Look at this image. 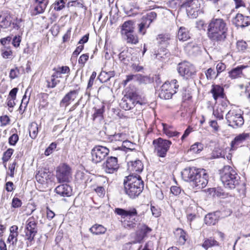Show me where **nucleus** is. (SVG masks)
<instances>
[{
    "mask_svg": "<svg viewBox=\"0 0 250 250\" xmlns=\"http://www.w3.org/2000/svg\"><path fill=\"white\" fill-rule=\"evenodd\" d=\"M228 31V26L224 20L221 18L212 19L208 28L209 39L215 42H223L225 41Z\"/></svg>",
    "mask_w": 250,
    "mask_h": 250,
    "instance_id": "f257e3e1",
    "label": "nucleus"
},
{
    "mask_svg": "<svg viewBox=\"0 0 250 250\" xmlns=\"http://www.w3.org/2000/svg\"><path fill=\"white\" fill-rule=\"evenodd\" d=\"M181 174L185 181L192 182L197 189L203 188L208 184V175L204 169L187 167L182 171Z\"/></svg>",
    "mask_w": 250,
    "mask_h": 250,
    "instance_id": "f03ea898",
    "label": "nucleus"
},
{
    "mask_svg": "<svg viewBox=\"0 0 250 250\" xmlns=\"http://www.w3.org/2000/svg\"><path fill=\"white\" fill-rule=\"evenodd\" d=\"M115 213L121 217L122 226L126 229H134L138 222V212L136 208H131L128 209L115 208Z\"/></svg>",
    "mask_w": 250,
    "mask_h": 250,
    "instance_id": "7ed1b4c3",
    "label": "nucleus"
},
{
    "mask_svg": "<svg viewBox=\"0 0 250 250\" xmlns=\"http://www.w3.org/2000/svg\"><path fill=\"white\" fill-rule=\"evenodd\" d=\"M126 178L127 181H124L125 192L130 198H134L142 192L143 181L140 176L129 175Z\"/></svg>",
    "mask_w": 250,
    "mask_h": 250,
    "instance_id": "20e7f679",
    "label": "nucleus"
},
{
    "mask_svg": "<svg viewBox=\"0 0 250 250\" xmlns=\"http://www.w3.org/2000/svg\"><path fill=\"white\" fill-rule=\"evenodd\" d=\"M221 181L224 187L229 189L235 188L239 184L240 177L230 166H225L220 170Z\"/></svg>",
    "mask_w": 250,
    "mask_h": 250,
    "instance_id": "39448f33",
    "label": "nucleus"
},
{
    "mask_svg": "<svg viewBox=\"0 0 250 250\" xmlns=\"http://www.w3.org/2000/svg\"><path fill=\"white\" fill-rule=\"evenodd\" d=\"M146 103L145 100L138 95L136 91H128L123 98L120 105L125 110H129L138 104L143 105Z\"/></svg>",
    "mask_w": 250,
    "mask_h": 250,
    "instance_id": "423d86ee",
    "label": "nucleus"
},
{
    "mask_svg": "<svg viewBox=\"0 0 250 250\" xmlns=\"http://www.w3.org/2000/svg\"><path fill=\"white\" fill-rule=\"evenodd\" d=\"M177 83V81L175 79L172 80L170 82H165L161 87L159 93V97L165 100L171 99L178 88L179 85Z\"/></svg>",
    "mask_w": 250,
    "mask_h": 250,
    "instance_id": "0eeeda50",
    "label": "nucleus"
},
{
    "mask_svg": "<svg viewBox=\"0 0 250 250\" xmlns=\"http://www.w3.org/2000/svg\"><path fill=\"white\" fill-rule=\"evenodd\" d=\"M226 118L229 125L234 128L241 127L244 123L240 110L232 109L226 114Z\"/></svg>",
    "mask_w": 250,
    "mask_h": 250,
    "instance_id": "6e6552de",
    "label": "nucleus"
},
{
    "mask_svg": "<svg viewBox=\"0 0 250 250\" xmlns=\"http://www.w3.org/2000/svg\"><path fill=\"white\" fill-rule=\"evenodd\" d=\"M153 144L154 145V151L157 156L165 158L171 145V142L169 140L159 138L153 140Z\"/></svg>",
    "mask_w": 250,
    "mask_h": 250,
    "instance_id": "1a4fd4ad",
    "label": "nucleus"
},
{
    "mask_svg": "<svg viewBox=\"0 0 250 250\" xmlns=\"http://www.w3.org/2000/svg\"><path fill=\"white\" fill-rule=\"evenodd\" d=\"M188 16L190 18H196L203 13L199 0H187L184 3Z\"/></svg>",
    "mask_w": 250,
    "mask_h": 250,
    "instance_id": "9d476101",
    "label": "nucleus"
},
{
    "mask_svg": "<svg viewBox=\"0 0 250 250\" xmlns=\"http://www.w3.org/2000/svg\"><path fill=\"white\" fill-rule=\"evenodd\" d=\"M38 220L33 216L29 217L25 223L24 233L25 239L32 242L38 232Z\"/></svg>",
    "mask_w": 250,
    "mask_h": 250,
    "instance_id": "9b49d317",
    "label": "nucleus"
},
{
    "mask_svg": "<svg viewBox=\"0 0 250 250\" xmlns=\"http://www.w3.org/2000/svg\"><path fill=\"white\" fill-rule=\"evenodd\" d=\"M56 178L60 183L69 182L72 178L70 167L65 164L60 165L56 170Z\"/></svg>",
    "mask_w": 250,
    "mask_h": 250,
    "instance_id": "f8f14e48",
    "label": "nucleus"
},
{
    "mask_svg": "<svg viewBox=\"0 0 250 250\" xmlns=\"http://www.w3.org/2000/svg\"><path fill=\"white\" fill-rule=\"evenodd\" d=\"M177 70L179 74L186 79L193 78L196 72L195 67L187 62L179 63Z\"/></svg>",
    "mask_w": 250,
    "mask_h": 250,
    "instance_id": "ddd939ff",
    "label": "nucleus"
},
{
    "mask_svg": "<svg viewBox=\"0 0 250 250\" xmlns=\"http://www.w3.org/2000/svg\"><path fill=\"white\" fill-rule=\"evenodd\" d=\"M157 14L155 12H150L144 15L141 19V22L138 25V32L143 35L146 33L150 24L156 19Z\"/></svg>",
    "mask_w": 250,
    "mask_h": 250,
    "instance_id": "4468645a",
    "label": "nucleus"
},
{
    "mask_svg": "<svg viewBox=\"0 0 250 250\" xmlns=\"http://www.w3.org/2000/svg\"><path fill=\"white\" fill-rule=\"evenodd\" d=\"M109 152V149L101 146H95L91 150L92 160L95 163L104 160Z\"/></svg>",
    "mask_w": 250,
    "mask_h": 250,
    "instance_id": "2eb2a0df",
    "label": "nucleus"
},
{
    "mask_svg": "<svg viewBox=\"0 0 250 250\" xmlns=\"http://www.w3.org/2000/svg\"><path fill=\"white\" fill-rule=\"evenodd\" d=\"M103 167L106 173L109 174L114 173L119 168L117 158L115 157L108 158L106 162L104 163Z\"/></svg>",
    "mask_w": 250,
    "mask_h": 250,
    "instance_id": "dca6fc26",
    "label": "nucleus"
},
{
    "mask_svg": "<svg viewBox=\"0 0 250 250\" xmlns=\"http://www.w3.org/2000/svg\"><path fill=\"white\" fill-rule=\"evenodd\" d=\"M151 230L152 229L146 225H140L135 234V240L133 241V244L140 243Z\"/></svg>",
    "mask_w": 250,
    "mask_h": 250,
    "instance_id": "f3484780",
    "label": "nucleus"
},
{
    "mask_svg": "<svg viewBox=\"0 0 250 250\" xmlns=\"http://www.w3.org/2000/svg\"><path fill=\"white\" fill-rule=\"evenodd\" d=\"M127 170L130 173L129 175L139 176L143 170L144 165L141 161L137 160L134 161H130L127 163Z\"/></svg>",
    "mask_w": 250,
    "mask_h": 250,
    "instance_id": "a211bd4d",
    "label": "nucleus"
},
{
    "mask_svg": "<svg viewBox=\"0 0 250 250\" xmlns=\"http://www.w3.org/2000/svg\"><path fill=\"white\" fill-rule=\"evenodd\" d=\"M233 22L237 27L245 28L250 25V17L238 13L234 18Z\"/></svg>",
    "mask_w": 250,
    "mask_h": 250,
    "instance_id": "6ab92c4d",
    "label": "nucleus"
},
{
    "mask_svg": "<svg viewBox=\"0 0 250 250\" xmlns=\"http://www.w3.org/2000/svg\"><path fill=\"white\" fill-rule=\"evenodd\" d=\"M79 94V90H71L63 97L60 104L61 107H67L72 101H74Z\"/></svg>",
    "mask_w": 250,
    "mask_h": 250,
    "instance_id": "aec40b11",
    "label": "nucleus"
},
{
    "mask_svg": "<svg viewBox=\"0 0 250 250\" xmlns=\"http://www.w3.org/2000/svg\"><path fill=\"white\" fill-rule=\"evenodd\" d=\"M12 18L8 11H2L0 15V27L3 28L9 27L12 24Z\"/></svg>",
    "mask_w": 250,
    "mask_h": 250,
    "instance_id": "412c9836",
    "label": "nucleus"
},
{
    "mask_svg": "<svg viewBox=\"0 0 250 250\" xmlns=\"http://www.w3.org/2000/svg\"><path fill=\"white\" fill-rule=\"evenodd\" d=\"M249 138L250 134L249 133H243L237 135L231 143V149L235 150Z\"/></svg>",
    "mask_w": 250,
    "mask_h": 250,
    "instance_id": "4be33fe9",
    "label": "nucleus"
},
{
    "mask_svg": "<svg viewBox=\"0 0 250 250\" xmlns=\"http://www.w3.org/2000/svg\"><path fill=\"white\" fill-rule=\"evenodd\" d=\"M48 2V0H35L33 14L37 15L43 13Z\"/></svg>",
    "mask_w": 250,
    "mask_h": 250,
    "instance_id": "5701e85b",
    "label": "nucleus"
},
{
    "mask_svg": "<svg viewBox=\"0 0 250 250\" xmlns=\"http://www.w3.org/2000/svg\"><path fill=\"white\" fill-rule=\"evenodd\" d=\"M55 191L61 196L69 197L72 194V188L67 184H62L57 187Z\"/></svg>",
    "mask_w": 250,
    "mask_h": 250,
    "instance_id": "b1692460",
    "label": "nucleus"
},
{
    "mask_svg": "<svg viewBox=\"0 0 250 250\" xmlns=\"http://www.w3.org/2000/svg\"><path fill=\"white\" fill-rule=\"evenodd\" d=\"M123 39L127 43L136 44L139 42L138 35L135 32H132L122 35Z\"/></svg>",
    "mask_w": 250,
    "mask_h": 250,
    "instance_id": "393cba45",
    "label": "nucleus"
},
{
    "mask_svg": "<svg viewBox=\"0 0 250 250\" xmlns=\"http://www.w3.org/2000/svg\"><path fill=\"white\" fill-rule=\"evenodd\" d=\"M135 29V23L132 21H125L122 26L121 34L122 35L127 34L130 32H134Z\"/></svg>",
    "mask_w": 250,
    "mask_h": 250,
    "instance_id": "a878e982",
    "label": "nucleus"
},
{
    "mask_svg": "<svg viewBox=\"0 0 250 250\" xmlns=\"http://www.w3.org/2000/svg\"><path fill=\"white\" fill-rule=\"evenodd\" d=\"M210 92L215 101L219 98H224V89L219 85H212Z\"/></svg>",
    "mask_w": 250,
    "mask_h": 250,
    "instance_id": "bb28decb",
    "label": "nucleus"
},
{
    "mask_svg": "<svg viewBox=\"0 0 250 250\" xmlns=\"http://www.w3.org/2000/svg\"><path fill=\"white\" fill-rule=\"evenodd\" d=\"M177 38L179 41L182 42L186 41L190 39V36L188 29L184 27H180L178 31Z\"/></svg>",
    "mask_w": 250,
    "mask_h": 250,
    "instance_id": "cd10ccee",
    "label": "nucleus"
},
{
    "mask_svg": "<svg viewBox=\"0 0 250 250\" xmlns=\"http://www.w3.org/2000/svg\"><path fill=\"white\" fill-rule=\"evenodd\" d=\"M246 67L244 65H240L233 68L229 72V76L232 79L241 77L242 75V70Z\"/></svg>",
    "mask_w": 250,
    "mask_h": 250,
    "instance_id": "c85d7f7f",
    "label": "nucleus"
},
{
    "mask_svg": "<svg viewBox=\"0 0 250 250\" xmlns=\"http://www.w3.org/2000/svg\"><path fill=\"white\" fill-rule=\"evenodd\" d=\"M218 218L219 216L215 213H209L206 215L204 221L208 225H214L218 222Z\"/></svg>",
    "mask_w": 250,
    "mask_h": 250,
    "instance_id": "c756f323",
    "label": "nucleus"
},
{
    "mask_svg": "<svg viewBox=\"0 0 250 250\" xmlns=\"http://www.w3.org/2000/svg\"><path fill=\"white\" fill-rule=\"evenodd\" d=\"M171 36L169 34H160L157 37L158 43L167 46L170 43Z\"/></svg>",
    "mask_w": 250,
    "mask_h": 250,
    "instance_id": "7c9ffc66",
    "label": "nucleus"
},
{
    "mask_svg": "<svg viewBox=\"0 0 250 250\" xmlns=\"http://www.w3.org/2000/svg\"><path fill=\"white\" fill-rule=\"evenodd\" d=\"M163 131L169 137L177 136L180 133L175 131L173 127L166 124H163Z\"/></svg>",
    "mask_w": 250,
    "mask_h": 250,
    "instance_id": "2f4dec72",
    "label": "nucleus"
},
{
    "mask_svg": "<svg viewBox=\"0 0 250 250\" xmlns=\"http://www.w3.org/2000/svg\"><path fill=\"white\" fill-rule=\"evenodd\" d=\"M50 173L44 171H40L36 174L37 180L41 183L46 182L50 179Z\"/></svg>",
    "mask_w": 250,
    "mask_h": 250,
    "instance_id": "473e14b6",
    "label": "nucleus"
},
{
    "mask_svg": "<svg viewBox=\"0 0 250 250\" xmlns=\"http://www.w3.org/2000/svg\"><path fill=\"white\" fill-rule=\"evenodd\" d=\"M39 127L36 122H32L29 125V132L30 137L32 139H35L38 134Z\"/></svg>",
    "mask_w": 250,
    "mask_h": 250,
    "instance_id": "72a5a7b5",
    "label": "nucleus"
},
{
    "mask_svg": "<svg viewBox=\"0 0 250 250\" xmlns=\"http://www.w3.org/2000/svg\"><path fill=\"white\" fill-rule=\"evenodd\" d=\"M54 73L53 75L56 76L57 78H61L62 74L69 73L70 68L68 66H63L53 69Z\"/></svg>",
    "mask_w": 250,
    "mask_h": 250,
    "instance_id": "f704fd0d",
    "label": "nucleus"
},
{
    "mask_svg": "<svg viewBox=\"0 0 250 250\" xmlns=\"http://www.w3.org/2000/svg\"><path fill=\"white\" fill-rule=\"evenodd\" d=\"M90 230L94 234L99 235L104 233L106 229L102 225L96 224L93 225L90 229Z\"/></svg>",
    "mask_w": 250,
    "mask_h": 250,
    "instance_id": "c9c22d12",
    "label": "nucleus"
},
{
    "mask_svg": "<svg viewBox=\"0 0 250 250\" xmlns=\"http://www.w3.org/2000/svg\"><path fill=\"white\" fill-rule=\"evenodd\" d=\"M87 177L88 175L86 173L81 171H77L75 175L76 181L80 184L86 183L88 180Z\"/></svg>",
    "mask_w": 250,
    "mask_h": 250,
    "instance_id": "e433bc0d",
    "label": "nucleus"
},
{
    "mask_svg": "<svg viewBox=\"0 0 250 250\" xmlns=\"http://www.w3.org/2000/svg\"><path fill=\"white\" fill-rule=\"evenodd\" d=\"M218 245V243L214 238L210 237L208 239H207L205 240L202 246L205 249H208L211 247L217 246Z\"/></svg>",
    "mask_w": 250,
    "mask_h": 250,
    "instance_id": "4c0bfd02",
    "label": "nucleus"
},
{
    "mask_svg": "<svg viewBox=\"0 0 250 250\" xmlns=\"http://www.w3.org/2000/svg\"><path fill=\"white\" fill-rule=\"evenodd\" d=\"M56 76L54 75H52L51 76L50 80H46L47 83V87L48 88H53L60 83V81L56 80L57 79Z\"/></svg>",
    "mask_w": 250,
    "mask_h": 250,
    "instance_id": "58836bf2",
    "label": "nucleus"
},
{
    "mask_svg": "<svg viewBox=\"0 0 250 250\" xmlns=\"http://www.w3.org/2000/svg\"><path fill=\"white\" fill-rule=\"evenodd\" d=\"M13 152L14 150L12 148H9L5 152H4L2 158V160L3 161V163L4 164L5 163V167H6L5 163L7 162L10 159L13 153Z\"/></svg>",
    "mask_w": 250,
    "mask_h": 250,
    "instance_id": "ea45409f",
    "label": "nucleus"
},
{
    "mask_svg": "<svg viewBox=\"0 0 250 250\" xmlns=\"http://www.w3.org/2000/svg\"><path fill=\"white\" fill-rule=\"evenodd\" d=\"M128 55L127 51H123L119 54V58L123 63L127 64L129 61Z\"/></svg>",
    "mask_w": 250,
    "mask_h": 250,
    "instance_id": "a19ab883",
    "label": "nucleus"
},
{
    "mask_svg": "<svg viewBox=\"0 0 250 250\" xmlns=\"http://www.w3.org/2000/svg\"><path fill=\"white\" fill-rule=\"evenodd\" d=\"M1 55L4 59L11 58L12 56V51L10 48L4 46L1 48Z\"/></svg>",
    "mask_w": 250,
    "mask_h": 250,
    "instance_id": "79ce46f5",
    "label": "nucleus"
},
{
    "mask_svg": "<svg viewBox=\"0 0 250 250\" xmlns=\"http://www.w3.org/2000/svg\"><path fill=\"white\" fill-rule=\"evenodd\" d=\"M202 149V145L200 143H196L191 146L189 151L192 153H198Z\"/></svg>",
    "mask_w": 250,
    "mask_h": 250,
    "instance_id": "37998d69",
    "label": "nucleus"
},
{
    "mask_svg": "<svg viewBox=\"0 0 250 250\" xmlns=\"http://www.w3.org/2000/svg\"><path fill=\"white\" fill-rule=\"evenodd\" d=\"M166 5L171 9H176L180 5L179 0H168L166 2Z\"/></svg>",
    "mask_w": 250,
    "mask_h": 250,
    "instance_id": "c03bdc74",
    "label": "nucleus"
},
{
    "mask_svg": "<svg viewBox=\"0 0 250 250\" xmlns=\"http://www.w3.org/2000/svg\"><path fill=\"white\" fill-rule=\"evenodd\" d=\"M19 233H10L7 242L10 243L12 246H16L18 241V236Z\"/></svg>",
    "mask_w": 250,
    "mask_h": 250,
    "instance_id": "a18cd8bd",
    "label": "nucleus"
},
{
    "mask_svg": "<svg viewBox=\"0 0 250 250\" xmlns=\"http://www.w3.org/2000/svg\"><path fill=\"white\" fill-rule=\"evenodd\" d=\"M67 0H60L56 1L54 3V9L56 11H60L62 9L64 6Z\"/></svg>",
    "mask_w": 250,
    "mask_h": 250,
    "instance_id": "49530a36",
    "label": "nucleus"
},
{
    "mask_svg": "<svg viewBox=\"0 0 250 250\" xmlns=\"http://www.w3.org/2000/svg\"><path fill=\"white\" fill-rule=\"evenodd\" d=\"M135 144L127 140L123 141L122 143V147L131 151L135 149Z\"/></svg>",
    "mask_w": 250,
    "mask_h": 250,
    "instance_id": "de8ad7c7",
    "label": "nucleus"
},
{
    "mask_svg": "<svg viewBox=\"0 0 250 250\" xmlns=\"http://www.w3.org/2000/svg\"><path fill=\"white\" fill-rule=\"evenodd\" d=\"M104 111V110L103 108L96 109L93 115V120H95L97 118H99L100 120H102L103 118Z\"/></svg>",
    "mask_w": 250,
    "mask_h": 250,
    "instance_id": "09e8293b",
    "label": "nucleus"
},
{
    "mask_svg": "<svg viewBox=\"0 0 250 250\" xmlns=\"http://www.w3.org/2000/svg\"><path fill=\"white\" fill-rule=\"evenodd\" d=\"M236 47L239 51L244 52L248 47L247 43L243 41H239L237 42Z\"/></svg>",
    "mask_w": 250,
    "mask_h": 250,
    "instance_id": "8fccbe9b",
    "label": "nucleus"
},
{
    "mask_svg": "<svg viewBox=\"0 0 250 250\" xmlns=\"http://www.w3.org/2000/svg\"><path fill=\"white\" fill-rule=\"evenodd\" d=\"M13 28L16 29H20L22 25V20L21 18H16L15 19L12 18V22Z\"/></svg>",
    "mask_w": 250,
    "mask_h": 250,
    "instance_id": "3c124183",
    "label": "nucleus"
},
{
    "mask_svg": "<svg viewBox=\"0 0 250 250\" xmlns=\"http://www.w3.org/2000/svg\"><path fill=\"white\" fill-rule=\"evenodd\" d=\"M20 73L18 67L11 69L9 73V78L10 80H12L18 77Z\"/></svg>",
    "mask_w": 250,
    "mask_h": 250,
    "instance_id": "603ef678",
    "label": "nucleus"
},
{
    "mask_svg": "<svg viewBox=\"0 0 250 250\" xmlns=\"http://www.w3.org/2000/svg\"><path fill=\"white\" fill-rule=\"evenodd\" d=\"M177 231L180 233V236L179 237V242L181 244H184L186 241V232L182 229H178Z\"/></svg>",
    "mask_w": 250,
    "mask_h": 250,
    "instance_id": "864d4df0",
    "label": "nucleus"
},
{
    "mask_svg": "<svg viewBox=\"0 0 250 250\" xmlns=\"http://www.w3.org/2000/svg\"><path fill=\"white\" fill-rule=\"evenodd\" d=\"M57 144L55 143H52L46 149L44 154L48 156L53 152V151L56 148Z\"/></svg>",
    "mask_w": 250,
    "mask_h": 250,
    "instance_id": "5fc2aeb1",
    "label": "nucleus"
},
{
    "mask_svg": "<svg viewBox=\"0 0 250 250\" xmlns=\"http://www.w3.org/2000/svg\"><path fill=\"white\" fill-rule=\"evenodd\" d=\"M19 140V136L17 134H13L9 138V143L11 146H15Z\"/></svg>",
    "mask_w": 250,
    "mask_h": 250,
    "instance_id": "6e6d98bb",
    "label": "nucleus"
},
{
    "mask_svg": "<svg viewBox=\"0 0 250 250\" xmlns=\"http://www.w3.org/2000/svg\"><path fill=\"white\" fill-rule=\"evenodd\" d=\"M226 68V65L223 62H219L216 65L217 75L215 77H217L219 74L224 71Z\"/></svg>",
    "mask_w": 250,
    "mask_h": 250,
    "instance_id": "4d7b16f0",
    "label": "nucleus"
},
{
    "mask_svg": "<svg viewBox=\"0 0 250 250\" xmlns=\"http://www.w3.org/2000/svg\"><path fill=\"white\" fill-rule=\"evenodd\" d=\"M151 210L152 215L155 217H158L161 215V211L159 208L153 206H151Z\"/></svg>",
    "mask_w": 250,
    "mask_h": 250,
    "instance_id": "13d9d810",
    "label": "nucleus"
},
{
    "mask_svg": "<svg viewBox=\"0 0 250 250\" xmlns=\"http://www.w3.org/2000/svg\"><path fill=\"white\" fill-rule=\"evenodd\" d=\"M205 74L208 80H211L214 77L215 72L211 68H209L206 70Z\"/></svg>",
    "mask_w": 250,
    "mask_h": 250,
    "instance_id": "bf43d9fd",
    "label": "nucleus"
},
{
    "mask_svg": "<svg viewBox=\"0 0 250 250\" xmlns=\"http://www.w3.org/2000/svg\"><path fill=\"white\" fill-rule=\"evenodd\" d=\"M89 56L87 54H84L81 55L78 60V62L82 66H83L88 60Z\"/></svg>",
    "mask_w": 250,
    "mask_h": 250,
    "instance_id": "052dcab7",
    "label": "nucleus"
},
{
    "mask_svg": "<svg viewBox=\"0 0 250 250\" xmlns=\"http://www.w3.org/2000/svg\"><path fill=\"white\" fill-rule=\"evenodd\" d=\"M22 203L21 200L17 197H14L12 202V206L14 208H19L21 206Z\"/></svg>",
    "mask_w": 250,
    "mask_h": 250,
    "instance_id": "680f3d73",
    "label": "nucleus"
},
{
    "mask_svg": "<svg viewBox=\"0 0 250 250\" xmlns=\"http://www.w3.org/2000/svg\"><path fill=\"white\" fill-rule=\"evenodd\" d=\"M185 48L186 50L188 51V52H191V49L192 48L194 49L195 51H198L199 49V47H198L197 44L192 43L187 44V45L185 46Z\"/></svg>",
    "mask_w": 250,
    "mask_h": 250,
    "instance_id": "e2e57ef3",
    "label": "nucleus"
},
{
    "mask_svg": "<svg viewBox=\"0 0 250 250\" xmlns=\"http://www.w3.org/2000/svg\"><path fill=\"white\" fill-rule=\"evenodd\" d=\"M170 191L173 195L177 196L181 193V189L179 187L172 186L170 188Z\"/></svg>",
    "mask_w": 250,
    "mask_h": 250,
    "instance_id": "0e129e2a",
    "label": "nucleus"
},
{
    "mask_svg": "<svg viewBox=\"0 0 250 250\" xmlns=\"http://www.w3.org/2000/svg\"><path fill=\"white\" fill-rule=\"evenodd\" d=\"M0 121L1 124V125L5 126L9 123L10 119L7 115H5L0 117Z\"/></svg>",
    "mask_w": 250,
    "mask_h": 250,
    "instance_id": "69168bd1",
    "label": "nucleus"
},
{
    "mask_svg": "<svg viewBox=\"0 0 250 250\" xmlns=\"http://www.w3.org/2000/svg\"><path fill=\"white\" fill-rule=\"evenodd\" d=\"M21 42L20 36H15L12 41V44L15 47H18Z\"/></svg>",
    "mask_w": 250,
    "mask_h": 250,
    "instance_id": "338daca9",
    "label": "nucleus"
},
{
    "mask_svg": "<svg viewBox=\"0 0 250 250\" xmlns=\"http://www.w3.org/2000/svg\"><path fill=\"white\" fill-rule=\"evenodd\" d=\"M18 91V88L15 87V88H13L10 91L9 94V96L8 98L16 99Z\"/></svg>",
    "mask_w": 250,
    "mask_h": 250,
    "instance_id": "774afa93",
    "label": "nucleus"
}]
</instances>
